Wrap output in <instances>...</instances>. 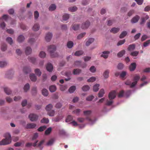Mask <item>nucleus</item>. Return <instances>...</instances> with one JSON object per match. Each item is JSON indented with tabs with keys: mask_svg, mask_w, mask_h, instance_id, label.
<instances>
[{
	"mask_svg": "<svg viewBox=\"0 0 150 150\" xmlns=\"http://www.w3.org/2000/svg\"><path fill=\"white\" fill-rule=\"evenodd\" d=\"M79 25L78 24H74L72 25V28L74 30H76L79 29Z\"/></svg>",
	"mask_w": 150,
	"mask_h": 150,
	"instance_id": "49530a36",
	"label": "nucleus"
},
{
	"mask_svg": "<svg viewBox=\"0 0 150 150\" xmlns=\"http://www.w3.org/2000/svg\"><path fill=\"white\" fill-rule=\"evenodd\" d=\"M16 53L18 55L20 56L22 53V52L19 49H17L16 50Z\"/></svg>",
	"mask_w": 150,
	"mask_h": 150,
	"instance_id": "e2e57ef3",
	"label": "nucleus"
},
{
	"mask_svg": "<svg viewBox=\"0 0 150 150\" xmlns=\"http://www.w3.org/2000/svg\"><path fill=\"white\" fill-rule=\"evenodd\" d=\"M29 117L31 121H36L38 118V116L36 115L31 114L29 116Z\"/></svg>",
	"mask_w": 150,
	"mask_h": 150,
	"instance_id": "39448f33",
	"label": "nucleus"
},
{
	"mask_svg": "<svg viewBox=\"0 0 150 150\" xmlns=\"http://www.w3.org/2000/svg\"><path fill=\"white\" fill-rule=\"evenodd\" d=\"M109 71L108 70H105L103 76L105 78H108L109 77Z\"/></svg>",
	"mask_w": 150,
	"mask_h": 150,
	"instance_id": "bb28decb",
	"label": "nucleus"
},
{
	"mask_svg": "<svg viewBox=\"0 0 150 150\" xmlns=\"http://www.w3.org/2000/svg\"><path fill=\"white\" fill-rule=\"evenodd\" d=\"M35 41V40L34 38H31L29 40L28 42L30 44H32Z\"/></svg>",
	"mask_w": 150,
	"mask_h": 150,
	"instance_id": "0e129e2a",
	"label": "nucleus"
},
{
	"mask_svg": "<svg viewBox=\"0 0 150 150\" xmlns=\"http://www.w3.org/2000/svg\"><path fill=\"white\" fill-rule=\"evenodd\" d=\"M83 52L82 50L78 51L74 53V55L76 56H79L83 54Z\"/></svg>",
	"mask_w": 150,
	"mask_h": 150,
	"instance_id": "72a5a7b5",
	"label": "nucleus"
},
{
	"mask_svg": "<svg viewBox=\"0 0 150 150\" xmlns=\"http://www.w3.org/2000/svg\"><path fill=\"white\" fill-rule=\"evenodd\" d=\"M127 34V32L126 31H123L120 35V38H124Z\"/></svg>",
	"mask_w": 150,
	"mask_h": 150,
	"instance_id": "c9c22d12",
	"label": "nucleus"
},
{
	"mask_svg": "<svg viewBox=\"0 0 150 150\" xmlns=\"http://www.w3.org/2000/svg\"><path fill=\"white\" fill-rule=\"evenodd\" d=\"M30 77L32 81H35L37 80V78L35 74H33L30 75Z\"/></svg>",
	"mask_w": 150,
	"mask_h": 150,
	"instance_id": "4468645a",
	"label": "nucleus"
},
{
	"mask_svg": "<svg viewBox=\"0 0 150 150\" xmlns=\"http://www.w3.org/2000/svg\"><path fill=\"white\" fill-rule=\"evenodd\" d=\"M40 28V26L39 24L38 23L35 24L33 27V29L34 31H37Z\"/></svg>",
	"mask_w": 150,
	"mask_h": 150,
	"instance_id": "f3484780",
	"label": "nucleus"
},
{
	"mask_svg": "<svg viewBox=\"0 0 150 150\" xmlns=\"http://www.w3.org/2000/svg\"><path fill=\"white\" fill-rule=\"evenodd\" d=\"M46 128V127L45 126H41L38 128V131L39 132H41L45 129Z\"/></svg>",
	"mask_w": 150,
	"mask_h": 150,
	"instance_id": "052dcab7",
	"label": "nucleus"
},
{
	"mask_svg": "<svg viewBox=\"0 0 150 150\" xmlns=\"http://www.w3.org/2000/svg\"><path fill=\"white\" fill-rule=\"evenodd\" d=\"M42 94L45 96H47L48 94V92L47 90L45 88L42 89Z\"/></svg>",
	"mask_w": 150,
	"mask_h": 150,
	"instance_id": "aec40b11",
	"label": "nucleus"
},
{
	"mask_svg": "<svg viewBox=\"0 0 150 150\" xmlns=\"http://www.w3.org/2000/svg\"><path fill=\"white\" fill-rule=\"evenodd\" d=\"M52 36V35L51 33L49 32L47 33L45 37V39L46 41L49 42L51 39Z\"/></svg>",
	"mask_w": 150,
	"mask_h": 150,
	"instance_id": "423d86ee",
	"label": "nucleus"
},
{
	"mask_svg": "<svg viewBox=\"0 0 150 150\" xmlns=\"http://www.w3.org/2000/svg\"><path fill=\"white\" fill-rule=\"evenodd\" d=\"M29 61L33 64H35L36 62V59L34 57H29Z\"/></svg>",
	"mask_w": 150,
	"mask_h": 150,
	"instance_id": "5701e85b",
	"label": "nucleus"
},
{
	"mask_svg": "<svg viewBox=\"0 0 150 150\" xmlns=\"http://www.w3.org/2000/svg\"><path fill=\"white\" fill-rule=\"evenodd\" d=\"M56 8V6L55 4H52L49 7V9L50 11H53Z\"/></svg>",
	"mask_w": 150,
	"mask_h": 150,
	"instance_id": "ea45409f",
	"label": "nucleus"
},
{
	"mask_svg": "<svg viewBox=\"0 0 150 150\" xmlns=\"http://www.w3.org/2000/svg\"><path fill=\"white\" fill-rule=\"evenodd\" d=\"M7 64L5 62H0V67H3L6 66Z\"/></svg>",
	"mask_w": 150,
	"mask_h": 150,
	"instance_id": "5fc2aeb1",
	"label": "nucleus"
},
{
	"mask_svg": "<svg viewBox=\"0 0 150 150\" xmlns=\"http://www.w3.org/2000/svg\"><path fill=\"white\" fill-rule=\"evenodd\" d=\"M67 88V86L66 85H62L60 87V90L62 91H64Z\"/></svg>",
	"mask_w": 150,
	"mask_h": 150,
	"instance_id": "774afa93",
	"label": "nucleus"
},
{
	"mask_svg": "<svg viewBox=\"0 0 150 150\" xmlns=\"http://www.w3.org/2000/svg\"><path fill=\"white\" fill-rule=\"evenodd\" d=\"M32 52V50L31 47H26L25 50V52L27 55H28L30 54Z\"/></svg>",
	"mask_w": 150,
	"mask_h": 150,
	"instance_id": "a878e982",
	"label": "nucleus"
},
{
	"mask_svg": "<svg viewBox=\"0 0 150 150\" xmlns=\"http://www.w3.org/2000/svg\"><path fill=\"white\" fill-rule=\"evenodd\" d=\"M69 18V15L67 14H64L63 16V20L64 21H67Z\"/></svg>",
	"mask_w": 150,
	"mask_h": 150,
	"instance_id": "58836bf2",
	"label": "nucleus"
},
{
	"mask_svg": "<svg viewBox=\"0 0 150 150\" xmlns=\"http://www.w3.org/2000/svg\"><path fill=\"white\" fill-rule=\"evenodd\" d=\"M96 80V78L94 77H92L87 80L88 82H93Z\"/></svg>",
	"mask_w": 150,
	"mask_h": 150,
	"instance_id": "13d9d810",
	"label": "nucleus"
},
{
	"mask_svg": "<svg viewBox=\"0 0 150 150\" xmlns=\"http://www.w3.org/2000/svg\"><path fill=\"white\" fill-rule=\"evenodd\" d=\"M110 53V52L108 51H104L103 52L101 56L103 57L105 59L107 58L108 57V54Z\"/></svg>",
	"mask_w": 150,
	"mask_h": 150,
	"instance_id": "9b49d317",
	"label": "nucleus"
},
{
	"mask_svg": "<svg viewBox=\"0 0 150 150\" xmlns=\"http://www.w3.org/2000/svg\"><path fill=\"white\" fill-rule=\"evenodd\" d=\"M32 92L33 95L36 94L37 92V87H33L32 89Z\"/></svg>",
	"mask_w": 150,
	"mask_h": 150,
	"instance_id": "3c124183",
	"label": "nucleus"
},
{
	"mask_svg": "<svg viewBox=\"0 0 150 150\" xmlns=\"http://www.w3.org/2000/svg\"><path fill=\"white\" fill-rule=\"evenodd\" d=\"M139 18V17L138 16L136 15L132 18L131 22L132 23H136L138 21Z\"/></svg>",
	"mask_w": 150,
	"mask_h": 150,
	"instance_id": "9d476101",
	"label": "nucleus"
},
{
	"mask_svg": "<svg viewBox=\"0 0 150 150\" xmlns=\"http://www.w3.org/2000/svg\"><path fill=\"white\" fill-rule=\"evenodd\" d=\"M25 38L22 35H20L18 36L17 39V41L19 42H21L25 40Z\"/></svg>",
	"mask_w": 150,
	"mask_h": 150,
	"instance_id": "ddd939ff",
	"label": "nucleus"
},
{
	"mask_svg": "<svg viewBox=\"0 0 150 150\" xmlns=\"http://www.w3.org/2000/svg\"><path fill=\"white\" fill-rule=\"evenodd\" d=\"M81 71V70L78 69H75L73 70V73L74 75L79 74Z\"/></svg>",
	"mask_w": 150,
	"mask_h": 150,
	"instance_id": "2eb2a0df",
	"label": "nucleus"
},
{
	"mask_svg": "<svg viewBox=\"0 0 150 150\" xmlns=\"http://www.w3.org/2000/svg\"><path fill=\"white\" fill-rule=\"evenodd\" d=\"M125 84L127 85L130 86V87L131 88H133V87H131L132 85L131 82L129 80H127L125 82Z\"/></svg>",
	"mask_w": 150,
	"mask_h": 150,
	"instance_id": "6e6d98bb",
	"label": "nucleus"
},
{
	"mask_svg": "<svg viewBox=\"0 0 150 150\" xmlns=\"http://www.w3.org/2000/svg\"><path fill=\"white\" fill-rule=\"evenodd\" d=\"M116 92L115 91H113L110 92L108 95L109 98L110 100L114 99L116 95Z\"/></svg>",
	"mask_w": 150,
	"mask_h": 150,
	"instance_id": "20e7f679",
	"label": "nucleus"
},
{
	"mask_svg": "<svg viewBox=\"0 0 150 150\" xmlns=\"http://www.w3.org/2000/svg\"><path fill=\"white\" fill-rule=\"evenodd\" d=\"M54 142V139H52L47 142V145L48 146L51 145Z\"/></svg>",
	"mask_w": 150,
	"mask_h": 150,
	"instance_id": "4d7b16f0",
	"label": "nucleus"
},
{
	"mask_svg": "<svg viewBox=\"0 0 150 150\" xmlns=\"http://www.w3.org/2000/svg\"><path fill=\"white\" fill-rule=\"evenodd\" d=\"M119 30L120 28H113L110 31L113 33H117Z\"/></svg>",
	"mask_w": 150,
	"mask_h": 150,
	"instance_id": "4be33fe9",
	"label": "nucleus"
},
{
	"mask_svg": "<svg viewBox=\"0 0 150 150\" xmlns=\"http://www.w3.org/2000/svg\"><path fill=\"white\" fill-rule=\"evenodd\" d=\"M49 90L51 92H54L56 90V86L54 85L51 86L50 87Z\"/></svg>",
	"mask_w": 150,
	"mask_h": 150,
	"instance_id": "cd10ccee",
	"label": "nucleus"
},
{
	"mask_svg": "<svg viewBox=\"0 0 150 150\" xmlns=\"http://www.w3.org/2000/svg\"><path fill=\"white\" fill-rule=\"evenodd\" d=\"M5 139L2 140L0 142V145H4L10 144L11 141V135L8 133L6 134L5 136Z\"/></svg>",
	"mask_w": 150,
	"mask_h": 150,
	"instance_id": "f257e3e1",
	"label": "nucleus"
},
{
	"mask_svg": "<svg viewBox=\"0 0 150 150\" xmlns=\"http://www.w3.org/2000/svg\"><path fill=\"white\" fill-rule=\"evenodd\" d=\"M56 50V47H48V51L50 52L51 56L52 57H57L58 54L55 52Z\"/></svg>",
	"mask_w": 150,
	"mask_h": 150,
	"instance_id": "f03ea898",
	"label": "nucleus"
},
{
	"mask_svg": "<svg viewBox=\"0 0 150 150\" xmlns=\"http://www.w3.org/2000/svg\"><path fill=\"white\" fill-rule=\"evenodd\" d=\"M82 88L83 91H86L89 90L90 87L88 85H86L83 86Z\"/></svg>",
	"mask_w": 150,
	"mask_h": 150,
	"instance_id": "a18cd8bd",
	"label": "nucleus"
},
{
	"mask_svg": "<svg viewBox=\"0 0 150 150\" xmlns=\"http://www.w3.org/2000/svg\"><path fill=\"white\" fill-rule=\"evenodd\" d=\"M94 39L92 38L89 39L86 43V45L87 46H89L90 44L94 41Z\"/></svg>",
	"mask_w": 150,
	"mask_h": 150,
	"instance_id": "dca6fc26",
	"label": "nucleus"
},
{
	"mask_svg": "<svg viewBox=\"0 0 150 150\" xmlns=\"http://www.w3.org/2000/svg\"><path fill=\"white\" fill-rule=\"evenodd\" d=\"M46 68L47 71L50 72H52L53 69V67L52 64L48 63L46 66Z\"/></svg>",
	"mask_w": 150,
	"mask_h": 150,
	"instance_id": "6e6552de",
	"label": "nucleus"
},
{
	"mask_svg": "<svg viewBox=\"0 0 150 150\" xmlns=\"http://www.w3.org/2000/svg\"><path fill=\"white\" fill-rule=\"evenodd\" d=\"M125 50H122L118 53L117 56L118 57H121L125 54Z\"/></svg>",
	"mask_w": 150,
	"mask_h": 150,
	"instance_id": "393cba45",
	"label": "nucleus"
},
{
	"mask_svg": "<svg viewBox=\"0 0 150 150\" xmlns=\"http://www.w3.org/2000/svg\"><path fill=\"white\" fill-rule=\"evenodd\" d=\"M90 25V22L88 21H86L82 24L81 28L82 29H86Z\"/></svg>",
	"mask_w": 150,
	"mask_h": 150,
	"instance_id": "0eeeda50",
	"label": "nucleus"
},
{
	"mask_svg": "<svg viewBox=\"0 0 150 150\" xmlns=\"http://www.w3.org/2000/svg\"><path fill=\"white\" fill-rule=\"evenodd\" d=\"M92 111L91 110H86L83 111V113L85 115H88L91 114Z\"/></svg>",
	"mask_w": 150,
	"mask_h": 150,
	"instance_id": "338daca9",
	"label": "nucleus"
},
{
	"mask_svg": "<svg viewBox=\"0 0 150 150\" xmlns=\"http://www.w3.org/2000/svg\"><path fill=\"white\" fill-rule=\"evenodd\" d=\"M136 65L135 63H133L129 66V69L130 71H134L136 68Z\"/></svg>",
	"mask_w": 150,
	"mask_h": 150,
	"instance_id": "f8f14e48",
	"label": "nucleus"
},
{
	"mask_svg": "<svg viewBox=\"0 0 150 150\" xmlns=\"http://www.w3.org/2000/svg\"><path fill=\"white\" fill-rule=\"evenodd\" d=\"M53 106L51 104H49L47 105L46 108V110L47 111H50L52 108Z\"/></svg>",
	"mask_w": 150,
	"mask_h": 150,
	"instance_id": "de8ad7c7",
	"label": "nucleus"
},
{
	"mask_svg": "<svg viewBox=\"0 0 150 150\" xmlns=\"http://www.w3.org/2000/svg\"><path fill=\"white\" fill-rule=\"evenodd\" d=\"M73 120L72 116L71 115H68L66 119V122H69Z\"/></svg>",
	"mask_w": 150,
	"mask_h": 150,
	"instance_id": "4c0bfd02",
	"label": "nucleus"
},
{
	"mask_svg": "<svg viewBox=\"0 0 150 150\" xmlns=\"http://www.w3.org/2000/svg\"><path fill=\"white\" fill-rule=\"evenodd\" d=\"M113 103V101L112 100H107L105 104L107 105L110 106Z\"/></svg>",
	"mask_w": 150,
	"mask_h": 150,
	"instance_id": "bf43d9fd",
	"label": "nucleus"
},
{
	"mask_svg": "<svg viewBox=\"0 0 150 150\" xmlns=\"http://www.w3.org/2000/svg\"><path fill=\"white\" fill-rule=\"evenodd\" d=\"M99 86L100 85L99 84H96L95 85L93 86V91L95 92L99 90Z\"/></svg>",
	"mask_w": 150,
	"mask_h": 150,
	"instance_id": "c85d7f7f",
	"label": "nucleus"
},
{
	"mask_svg": "<svg viewBox=\"0 0 150 150\" xmlns=\"http://www.w3.org/2000/svg\"><path fill=\"white\" fill-rule=\"evenodd\" d=\"M76 89V88L75 86H72L69 88V91L71 93H73L75 91Z\"/></svg>",
	"mask_w": 150,
	"mask_h": 150,
	"instance_id": "f704fd0d",
	"label": "nucleus"
},
{
	"mask_svg": "<svg viewBox=\"0 0 150 150\" xmlns=\"http://www.w3.org/2000/svg\"><path fill=\"white\" fill-rule=\"evenodd\" d=\"M4 92L7 95H9L11 93V91L10 89L7 87L4 88Z\"/></svg>",
	"mask_w": 150,
	"mask_h": 150,
	"instance_id": "c756f323",
	"label": "nucleus"
},
{
	"mask_svg": "<svg viewBox=\"0 0 150 150\" xmlns=\"http://www.w3.org/2000/svg\"><path fill=\"white\" fill-rule=\"evenodd\" d=\"M63 116L62 115H58L54 120V121L55 122H58L61 120L63 118Z\"/></svg>",
	"mask_w": 150,
	"mask_h": 150,
	"instance_id": "412c9836",
	"label": "nucleus"
},
{
	"mask_svg": "<svg viewBox=\"0 0 150 150\" xmlns=\"http://www.w3.org/2000/svg\"><path fill=\"white\" fill-rule=\"evenodd\" d=\"M46 53L43 51H41L39 54V57L41 58H44L46 56Z\"/></svg>",
	"mask_w": 150,
	"mask_h": 150,
	"instance_id": "79ce46f5",
	"label": "nucleus"
},
{
	"mask_svg": "<svg viewBox=\"0 0 150 150\" xmlns=\"http://www.w3.org/2000/svg\"><path fill=\"white\" fill-rule=\"evenodd\" d=\"M49 122V120L47 118H43L41 121V122L42 123H47Z\"/></svg>",
	"mask_w": 150,
	"mask_h": 150,
	"instance_id": "680f3d73",
	"label": "nucleus"
},
{
	"mask_svg": "<svg viewBox=\"0 0 150 150\" xmlns=\"http://www.w3.org/2000/svg\"><path fill=\"white\" fill-rule=\"evenodd\" d=\"M73 42L71 41H68L67 44V47H73Z\"/></svg>",
	"mask_w": 150,
	"mask_h": 150,
	"instance_id": "864d4df0",
	"label": "nucleus"
},
{
	"mask_svg": "<svg viewBox=\"0 0 150 150\" xmlns=\"http://www.w3.org/2000/svg\"><path fill=\"white\" fill-rule=\"evenodd\" d=\"M127 73L125 71H122L120 74V77L122 78H124L127 75Z\"/></svg>",
	"mask_w": 150,
	"mask_h": 150,
	"instance_id": "09e8293b",
	"label": "nucleus"
},
{
	"mask_svg": "<svg viewBox=\"0 0 150 150\" xmlns=\"http://www.w3.org/2000/svg\"><path fill=\"white\" fill-rule=\"evenodd\" d=\"M38 142V141H37L35 142V143H34L33 144H32V143H28L27 144H26V146L27 147H29L31 146H33L35 147L37 145V143Z\"/></svg>",
	"mask_w": 150,
	"mask_h": 150,
	"instance_id": "7c9ffc66",
	"label": "nucleus"
},
{
	"mask_svg": "<svg viewBox=\"0 0 150 150\" xmlns=\"http://www.w3.org/2000/svg\"><path fill=\"white\" fill-rule=\"evenodd\" d=\"M52 131V128L51 127L48 128L45 131V134L46 135L49 134Z\"/></svg>",
	"mask_w": 150,
	"mask_h": 150,
	"instance_id": "a19ab883",
	"label": "nucleus"
},
{
	"mask_svg": "<svg viewBox=\"0 0 150 150\" xmlns=\"http://www.w3.org/2000/svg\"><path fill=\"white\" fill-rule=\"evenodd\" d=\"M105 93L104 90L103 89H101L98 93V96L99 98L102 97Z\"/></svg>",
	"mask_w": 150,
	"mask_h": 150,
	"instance_id": "6ab92c4d",
	"label": "nucleus"
},
{
	"mask_svg": "<svg viewBox=\"0 0 150 150\" xmlns=\"http://www.w3.org/2000/svg\"><path fill=\"white\" fill-rule=\"evenodd\" d=\"M36 126V124H35L29 123L27 124L26 128L27 129H33Z\"/></svg>",
	"mask_w": 150,
	"mask_h": 150,
	"instance_id": "1a4fd4ad",
	"label": "nucleus"
},
{
	"mask_svg": "<svg viewBox=\"0 0 150 150\" xmlns=\"http://www.w3.org/2000/svg\"><path fill=\"white\" fill-rule=\"evenodd\" d=\"M6 41L9 44L11 45L13 43V40L10 37H7L6 39Z\"/></svg>",
	"mask_w": 150,
	"mask_h": 150,
	"instance_id": "8fccbe9b",
	"label": "nucleus"
},
{
	"mask_svg": "<svg viewBox=\"0 0 150 150\" xmlns=\"http://www.w3.org/2000/svg\"><path fill=\"white\" fill-rule=\"evenodd\" d=\"M77 9V8L76 6H73L69 7V10L72 12L76 11Z\"/></svg>",
	"mask_w": 150,
	"mask_h": 150,
	"instance_id": "c03bdc74",
	"label": "nucleus"
},
{
	"mask_svg": "<svg viewBox=\"0 0 150 150\" xmlns=\"http://www.w3.org/2000/svg\"><path fill=\"white\" fill-rule=\"evenodd\" d=\"M124 67L123 64L121 63H119L117 65V68L119 69H122Z\"/></svg>",
	"mask_w": 150,
	"mask_h": 150,
	"instance_id": "69168bd1",
	"label": "nucleus"
},
{
	"mask_svg": "<svg viewBox=\"0 0 150 150\" xmlns=\"http://www.w3.org/2000/svg\"><path fill=\"white\" fill-rule=\"evenodd\" d=\"M85 34L86 33L85 32L81 33L77 36V38L78 39H80L83 38L85 36Z\"/></svg>",
	"mask_w": 150,
	"mask_h": 150,
	"instance_id": "37998d69",
	"label": "nucleus"
},
{
	"mask_svg": "<svg viewBox=\"0 0 150 150\" xmlns=\"http://www.w3.org/2000/svg\"><path fill=\"white\" fill-rule=\"evenodd\" d=\"M54 110L48 111V114L50 116H53L54 115Z\"/></svg>",
	"mask_w": 150,
	"mask_h": 150,
	"instance_id": "603ef678",
	"label": "nucleus"
},
{
	"mask_svg": "<svg viewBox=\"0 0 150 150\" xmlns=\"http://www.w3.org/2000/svg\"><path fill=\"white\" fill-rule=\"evenodd\" d=\"M23 71L24 73L27 74L31 70L29 67H25L23 68Z\"/></svg>",
	"mask_w": 150,
	"mask_h": 150,
	"instance_id": "b1692460",
	"label": "nucleus"
},
{
	"mask_svg": "<svg viewBox=\"0 0 150 150\" xmlns=\"http://www.w3.org/2000/svg\"><path fill=\"white\" fill-rule=\"evenodd\" d=\"M124 92L123 90L120 91L118 94V97L119 98L122 97L124 95Z\"/></svg>",
	"mask_w": 150,
	"mask_h": 150,
	"instance_id": "e433bc0d",
	"label": "nucleus"
},
{
	"mask_svg": "<svg viewBox=\"0 0 150 150\" xmlns=\"http://www.w3.org/2000/svg\"><path fill=\"white\" fill-rule=\"evenodd\" d=\"M140 76L139 75H135L133 78V80L134 81L132 83L131 87H134L137 84L138 81L139 80Z\"/></svg>",
	"mask_w": 150,
	"mask_h": 150,
	"instance_id": "7ed1b4c3",
	"label": "nucleus"
},
{
	"mask_svg": "<svg viewBox=\"0 0 150 150\" xmlns=\"http://www.w3.org/2000/svg\"><path fill=\"white\" fill-rule=\"evenodd\" d=\"M35 74L39 76H41L42 73L40 70L38 69H35Z\"/></svg>",
	"mask_w": 150,
	"mask_h": 150,
	"instance_id": "473e14b6",
	"label": "nucleus"
},
{
	"mask_svg": "<svg viewBox=\"0 0 150 150\" xmlns=\"http://www.w3.org/2000/svg\"><path fill=\"white\" fill-rule=\"evenodd\" d=\"M30 88V85L29 83H26L24 86L23 89L25 92H26Z\"/></svg>",
	"mask_w": 150,
	"mask_h": 150,
	"instance_id": "2f4dec72",
	"label": "nucleus"
},
{
	"mask_svg": "<svg viewBox=\"0 0 150 150\" xmlns=\"http://www.w3.org/2000/svg\"><path fill=\"white\" fill-rule=\"evenodd\" d=\"M149 16L147 15H146L144 17L142 18L141 19V21L140 22V24H143L145 22L146 20L149 19Z\"/></svg>",
	"mask_w": 150,
	"mask_h": 150,
	"instance_id": "a211bd4d",
	"label": "nucleus"
}]
</instances>
